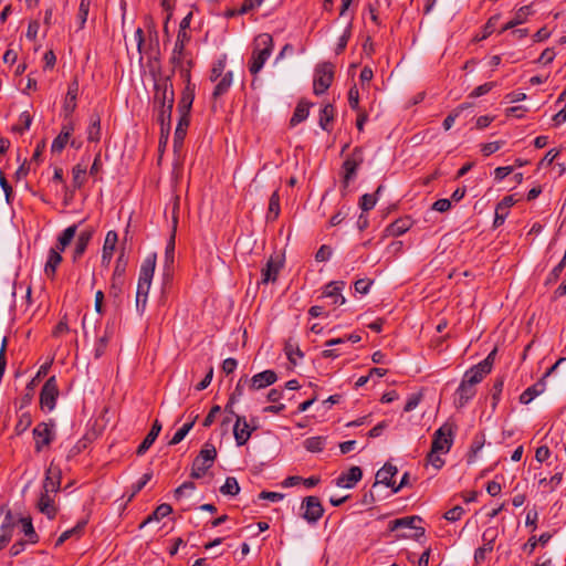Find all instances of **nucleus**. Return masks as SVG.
Segmentation results:
<instances>
[{
    "mask_svg": "<svg viewBox=\"0 0 566 566\" xmlns=\"http://www.w3.org/2000/svg\"><path fill=\"white\" fill-rule=\"evenodd\" d=\"M156 268V254H149L142 263L137 291H136V308L144 312L147 304V296L150 290L151 280Z\"/></svg>",
    "mask_w": 566,
    "mask_h": 566,
    "instance_id": "nucleus-1",
    "label": "nucleus"
},
{
    "mask_svg": "<svg viewBox=\"0 0 566 566\" xmlns=\"http://www.w3.org/2000/svg\"><path fill=\"white\" fill-rule=\"evenodd\" d=\"M273 38L269 33H261L253 41V49L248 67L252 75H256L264 66L273 51Z\"/></svg>",
    "mask_w": 566,
    "mask_h": 566,
    "instance_id": "nucleus-2",
    "label": "nucleus"
},
{
    "mask_svg": "<svg viewBox=\"0 0 566 566\" xmlns=\"http://www.w3.org/2000/svg\"><path fill=\"white\" fill-rule=\"evenodd\" d=\"M364 163V151L361 147H355L350 155L344 160L342 165L343 170V179H342V195H346V190L350 184L356 178L357 170L360 165Z\"/></svg>",
    "mask_w": 566,
    "mask_h": 566,
    "instance_id": "nucleus-3",
    "label": "nucleus"
},
{
    "mask_svg": "<svg viewBox=\"0 0 566 566\" xmlns=\"http://www.w3.org/2000/svg\"><path fill=\"white\" fill-rule=\"evenodd\" d=\"M217 458V450L213 444L206 442L199 454L192 462L190 476L192 479L202 478L207 471L213 465Z\"/></svg>",
    "mask_w": 566,
    "mask_h": 566,
    "instance_id": "nucleus-4",
    "label": "nucleus"
},
{
    "mask_svg": "<svg viewBox=\"0 0 566 566\" xmlns=\"http://www.w3.org/2000/svg\"><path fill=\"white\" fill-rule=\"evenodd\" d=\"M457 426L453 422L447 421L433 433L431 448L433 452L447 453L453 444V436Z\"/></svg>",
    "mask_w": 566,
    "mask_h": 566,
    "instance_id": "nucleus-5",
    "label": "nucleus"
},
{
    "mask_svg": "<svg viewBox=\"0 0 566 566\" xmlns=\"http://www.w3.org/2000/svg\"><path fill=\"white\" fill-rule=\"evenodd\" d=\"M496 355V348H494L482 361L471 367L465 371L463 380L475 387L476 384L481 382L482 379L491 373L494 359Z\"/></svg>",
    "mask_w": 566,
    "mask_h": 566,
    "instance_id": "nucleus-6",
    "label": "nucleus"
},
{
    "mask_svg": "<svg viewBox=\"0 0 566 566\" xmlns=\"http://www.w3.org/2000/svg\"><path fill=\"white\" fill-rule=\"evenodd\" d=\"M334 78V65L329 62L321 63L315 69L313 91L315 95L324 94L332 85Z\"/></svg>",
    "mask_w": 566,
    "mask_h": 566,
    "instance_id": "nucleus-7",
    "label": "nucleus"
},
{
    "mask_svg": "<svg viewBox=\"0 0 566 566\" xmlns=\"http://www.w3.org/2000/svg\"><path fill=\"white\" fill-rule=\"evenodd\" d=\"M421 521H422L421 517L417 516V515L403 516V517L396 518V520L391 521L389 523V530L391 532H396L399 530H415L413 534L401 533L398 535V537H412L418 541L420 537H422L424 535V528L418 527L416 525L417 522H421Z\"/></svg>",
    "mask_w": 566,
    "mask_h": 566,
    "instance_id": "nucleus-8",
    "label": "nucleus"
},
{
    "mask_svg": "<svg viewBox=\"0 0 566 566\" xmlns=\"http://www.w3.org/2000/svg\"><path fill=\"white\" fill-rule=\"evenodd\" d=\"M54 422H40L33 429V439H34V450L35 452H41L44 447L51 444V442L55 438L54 432Z\"/></svg>",
    "mask_w": 566,
    "mask_h": 566,
    "instance_id": "nucleus-9",
    "label": "nucleus"
},
{
    "mask_svg": "<svg viewBox=\"0 0 566 566\" xmlns=\"http://www.w3.org/2000/svg\"><path fill=\"white\" fill-rule=\"evenodd\" d=\"M59 397V388L55 376H51L43 385L40 392V405L42 409L52 411Z\"/></svg>",
    "mask_w": 566,
    "mask_h": 566,
    "instance_id": "nucleus-10",
    "label": "nucleus"
},
{
    "mask_svg": "<svg viewBox=\"0 0 566 566\" xmlns=\"http://www.w3.org/2000/svg\"><path fill=\"white\" fill-rule=\"evenodd\" d=\"M302 517L310 524H315L324 514V507L317 496H306L302 502Z\"/></svg>",
    "mask_w": 566,
    "mask_h": 566,
    "instance_id": "nucleus-11",
    "label": "nucleus"
},
{
    "mask_svg": "<svg viewBox=\"0 0 566 566\" xmlns=\"http://www.w3.org/2000/svg\"><path fill=\"white\" fill-rule=\"evenodd\" d=\"M256 430V426L251 427L244 416H237V420L233 427V436L238 447L244 446L252 436V432Z\"/></svg>",
    "mask_w": 566,
    "mask_h": 566,
    "instance_id": "nucleus-12",
    "label": "nucleus"
},
{
    "mask_svg": "<svg viewBox=\"0 0 566 566\" xmlns=\"http://www.w3.org/2000/svg\"><path fill=\"white\" fill-rule=\"evenodd\" d=\"M190 41L189 33L177 34L176 43L170 57L172 65H180L190 54L186 51V44Z\"/></svg>",
    "mask_w": 566,
    "mask_h": 566,
    "instance_id": "nucleus-13",
    "label": "nucleus"
},
{
    "mask_svg": "<svg viewBox=\"0 0 566 566\" xmlns=\"http://www.w3.org/2000/svg\"><path fill=\"white\" fill-rule=\"evenodd\" d=\"M62 473L60 468L50 465L45 471L43 492L56 493L60 490Z\"/></svg>",
    "mask_w": 566,
    "mask_h": 566,
    "instance_id": "nucleus-14",
    "label": "nucleus"
},
{
    "mask_svg": "<svg viewBox=\"0 0 566 566\" xmlns=\"http://www.w3.org/2000/svg\"><path fill=\"white\" fill-rule=\"evenodd\" d=\"M345 286L344 281H332L325 285L323 297L331 298L333 304L343 305L345 303V297L342 295V290Z\"/></svg>",
    "mask_w": 566,
    "mask_h": 566,
    "instance_id": "nucleus-15",
    "label": "nucleus"
},
{
    "mask_svg": "<svg viewBox=\"0 0 566 566\" xmlns=\"http://www.w3.org/2000/svg\"><path fill=\"white\" fill-rule=\"evenodd\" d=\"M126 264H127V261L125 260L124 254L122 253L117 258L113 277H112L111 291L114 292L115 295H117L122 290V285L124 283V274H125V270H126Z\"/></svg>",
    "mask_w": 566,
    "mask_h": 566,
    "instance_id": "nucleus-16",
    "label": "nucleus"
},
{
    "mask_svg": "<svg viewBox=\"0 0 566 566\" xmlns=\"http://www.w3.org/2000/svg\"><path fill=\"white\" fill-rule=\"evenodd\" d=\"M277 380V376L274 370L268 369L254 375L250 379V388L252 390H259L268 386L273 385Z\"/></svg>",
    "mask_w": 566,
    "mask_h": 566,
    "instance_id": "nucleus-17",
    "label": "nucleus"
},
{
    "mask_svg": "<svg viewBox=\"0 0 566 566\" xmlns=\"http://www.w3.org/2000/svg\"><path fill=\"white\" fill-rule=\"evenodd\" d=\"M476 394L475 387L462 379L455 391V407L463 408Z\"/></svg>",
    "mask_w": 566,
    "mask_h": 566,
    "instance_id": "nucleus-18",
    "label": "nucleus"
},
{
    "mask_svg": "<svg viewBox=\"0 0 566 566\" xmlns=\"http://www.w3.org/2000/svg\"><path fill=\"white\" fill-rule=\"evenodd\" d=\"M281 268L282 262L271 256L261 270V283H274L277 280Z\"/></svg>",
    "mask_w": 566,
    "mask_h": 566,
    "instance_id": "nucleus-19",
    "label": "nucleus"
},
{
    "mask_svg": "<svg viewBox=\"0 0 566 566\" xmlns=\"http://www.w3.org/2000/svg\"><path fill=\"white\" fill-rule=\"evenodd\" d=\"M176 232H177V218L175 217L174 227H171V232L165 249V260L164 268L165 271H170L175 262V248H176Z\"/></svg>",
    "mask_w": 566,
    "mask_h": 566,
    "instance_id": "nucleus-20",
    "label": "nucleus"
},
{
    "mask_svg": "<svg viewBox=\"0 0 566 566\" xmlns=\"http://www.w3.org/2000/svg\"><path fill=\"white\" fill-rule=\"evenodd\" d=\"M361 469L359 467H352L347 472L342 473L337 478L336 484L340 488L350 489L361 480Z\"/></svg>",
    "mask_w": 566,
    "mask_h": 566,
    "instance_id": "nucleus-21",
    "label": "nucleus"
},
{
    "mask_svg": "<svg viewBox=\"0 0 566 566\" xmlns=\"http://www.w3.org/2000/svg\"><path fill=\"white\" fill-rule=\"evenodd\" d=\"M36 507L41 513L46 515L49 520H54L57 514V507L53 497L50 496V493L43 491L36 502Z\"/></svg>",
    "mask_w": 566,
    "mask_h": 566,
    "instance_id": "nucleus-22",
    "label": "nucleus"
},
{
    "mask_svg": "<svg viewBox=\"0 0 566 566\" xmlns=\"http://www.w3.org/2000/svg\"><path fill=\"white\" fill-rule=\"evenodd\" d=\"M94 230L92 228L82 230L76 239L73 251V261L76 262L85 253L90 241L93 238Z\"/></svg>",
    "mask_w": 566,
    "mask_h": 566,
    "instance_id": "nucleus-23",
    "label": "nucleus"
},
{
    "mask_svg": "<svg viewBox=\"0 0 566 566\" xmlns=\"http://www.w3.org/2000/svg\"><path fill=\"white\" fill-rule=\"evenodd\" d=\"M515 203L513 196L504 197L495 208V217L493 221V227L497 228L502 226L509 214L510 208Z\"/></svg>",
    "mask_w": 566,
    "mask_h": 566,
    "instance_id": "nucleus-24",
    "label": "nucleus"
},
{
    "mask_svg": "<svg viewBox=\"0 0 566 566\" xmlns=\"http://www.w3.org/2000/svg\"><path fill=\"white\" fill-rule=\"evenodd\" d=\"M397 467L389 462L385 463L384 467L377 471L376 482L374 485L381 483L394 490L395 482L392 481V478L397 474Z\"/></svg>",
    "mask_w": 566,
    "mask_h": 566,
    "instance_id": "nucleus-25",
    "label": "nucleus"
},
{
    "mask_svg": "<svg viewBox=\"0 0 566 566\" xmlns=\"http://www.w3.org/2000/svg\"><path fill=\"white\" fill-rule=\"evenodd\" d=\"M161 428H163V426H161L160 421L156 419L151 426L150 431L147 433L145 439L138 446V448L136 450L137 455H143L149 450V448L153 446V443L156 441L157 437L159 436Z\"/></svg>",
    "mask_w": 566,
    "mask_h": 566,
    "instance_id": "nucleus-26",
    "label": "nucleus"
},
{
    "mask_svg": "<svg viewBox=\"0 0 566 566\" xmlns=\"http://www.w3.org/2000/svg\"><path fill=\"white\" fill-rule=\"evenodd\" d=\"M546 388V382L544 378H541L537 382L526 388L520 396V402L523 405H528L533 401L537 396L543 394Z\"/></svg>",
    "mask_w": 566,
    "mask_h": 566,
    "instance_id": "nucleus-27",
    "label": "nucleus"
},
{
    "mask_svg": "<svg viewBox=\"0 0 566 566\" xmlns=\"http://www.w3.org/2000/svg\"><path fill=\"white\" fill-rule=\"evenodd\" d=\"M62 260L63 258L60 251L50 249L48 260L44 265V273L49 279L53 280L55 277L56 269Z\"/></svg>",
    "mask_w": 566,
    "mask_h": 566,
    "instance_id": "nucleus-28",
    "label": "nucleus"
},
{
    "mask_svg": "<svg viewBox=\"0 0 566 566\" xmlns=\"http://www.w3.org/2000/svg\"><path fill=\"white\" fill-rule=\"evenodd\" d=\"M78 92V83L74 80L70 85L65 97L64 112L65 116H70L76 108V98Z\"/></svg>",
    "mask_w": 566,
    "mask_h": 566,
    "instance_id": "nucleus-29",
    "label": "nucleus"
},
{
    "mask_svg": "<svg viewBox=\"0 0 566 566\" xmlns=\"http://www.w3.org/2000/svg\"><path fill=\"white\" fill-rule=\"evenodd\" d=\"M334 117H335V108H334L333 104L327 103L326 105L323 106V108L319 112V118H318L319 127L323 130L329 133L332 130L331 124L334 120Z\"/></svg>",
    "mask_w": 566,
    "mask_h": 566,
    "instance_id": "nucleus-30",
    "label": "nucleus"
},
{
    "mask_svg": "<svg viewBox=\"0 0 566 566\" xmlns=\"http://www.w3.org/2000/svg\"><path fill=\"white\" fill-rule=\"evenodd\" d=\"M313 104L310 102L300 101L294 109V113H293L291 119H290V125L296 126L297 124L304 122L308 117L310 107Z\"/></svg>",
    "mask_w": 566,
    "mask_h": 566,
    "instance_id": "nucleus-31",
    "label": "nucleus"
},
{
    "mask_svg": "<svg viewBox=\"0 0 566 566\" xmlns=\"http://www.w3.org/2000/svg\"><path fill=\"white\" fill-rule=\"evenodd\" d=\"M77 232V224H72L64 229L57 238L55 250L63 252L70 245Z\"/></svg>",
    "mask_w": 566,
    "mask_h": 566,
    "instance_id": "nucleus-32",
    "label": "nucleus"
},
{
    "mask_svg": "<svg viewBox=\"0 0 566 566\" xmlns=\"http://www.w3.org/2000/svg\"><path fill=\"white\" fill-rule=\"evenodd\" d=\"M117 242V233L115 231H108L105 238L104 247H103V254H102V262L103 263H109L113 252L115 250V245Z\"/></svg>",
    "mask_w": 566,
    "mask_h": 566,
    "instance_id": "nucleus-33",
    "label": "nucleus"
},
{
    "mask_svg": "<svg viewBox=\"0 0 566 566\" xmlns=\"http://www.w3.org/2000/svg\"><path fill=\"white\" fill-rule=\"evenodd\" d=\"M112 336H113V328L109 326V324H107L104 335L97 339L95 348H94V357L96 359L101 358L105 354Z\"/></svg>",
    "mask_w": 566,
    "mask_h": 566,
    "instance_id": "nucleus-34",
    "label": "nucleus"
},
{
    "mask_svg": "<svg viewBox=\"0 0 566 566\" xmlns=\"http://www.w3.org/2000/svg\"><path fill=\"white\" fill-rule=\"evenodd\" d=\"M232 81H233L232 72L231 71L226 72L223 74V76L220 78V81L217 83V85L213 90V93H212V97L214 99H217V98L221 97L222 95H224L231 87Z\"/></svg>",
    "mask_w": 566,
    "mask_h": 566,
    "instance_id": "nucleus-35",
    "label": "nucleus"
},
{
    "mask_svg": "<svg viewBox=\"0 0 566 566\" xmlns=\"http://www.w3.org/2000/svg\"><path fill=\"white\" fill-rule=\"evenodd\" d=\"M86 524H87L86 520L78 521L74 527L63 532L60 535V537L57 538V541L55 543V546L62 545L65 541H67L69 538L73 537V536L80 537L83 534V531H84Z\"/></svg>",
    "mask_w": 566,
    "mask_h": 566,
    "instance_id": "nucleus-36",
    "label": "nucleus"
},
{
    "mask_svg": "<svg viewBox=\"0 0 566 566\" xmlns=\"http://www.w3.org/2000/svg\"><path fill=\"white\" fill-rule=\"evenodd\" d=\"M410 227H411L410 218H408V217L399 218L389 224V227L387 228V231L394 237H400L403 233H406Z\"/></svg>",
    "mask_w": 566,
    "mask_h": 566,
    "instance_id": "nucleus-37",
    "label": "nucleus"
},
{
    "mask_svg": "<svg viewBox=\"0 0 566 566\" xmlns=\"http://www.w3.org/2000/svg\"><path fill=\"white\" fill-rule=\"evenodd\" d=\"M174 106L157 107L158 122L160 124L161 133L165 130L168 133L171 126V115Z\"/></svg>",
    "mask_w": 566,
    "mask_h": 566,
    "instance_id": "nucleus-38",
    "label": "nucleus"
},
{
    "mask_svg": "<svg viewBox=\"0 0 566 566\" xmlns=\"http://www.w3.org/2000/svg\"><path fill=\"white\" fill-rule=\"evenodd\" d=\"M171 512L172 507L167 503H163L158 505L150 515L147 516V518L140 524L139 527H144L146 524L153 521H160L161 518L168 516Z\"/></svg>",
    "mask_w": 566,
    "mask_h": 566,
    "instance_id": "nucleus-39",
    "label": "nucleus"
},
{
    "mask_svg": "<svg viewBox=\"0 0 566 566\" xmlns=\"http://www.w3.org/2000/svg\"><path fill=\"white\" fill-rule=\"evenodd\" d=\"M384 189V186L380 185L378 186V188L376 189L375 193L371 195V193H365L360 197L359 199V208L361 209L363 212H367L371 209H374V207L376 206L377 203V195H379Z\"/></svg>",
    "mask_w": 566,
    "mask_h": 566,
    "instance_id": "nucleus-40",
    "label": "nucleus"
},
{
    "mask_svg": "<svg viewBox=\"0 0 566 566\" xmlns=\"http://www.w3.org/2000/svg\"><path fill=\"white\" fill-rule=\"evenodd\" d=\"M155 80V93H170L175 92L172 86V74L169 75H158L154 77Z\"/></svg>",
    "mask_w": 566,
    "mask_h": 566,
    "instance_id": "nucleus-41",
    "label": "nucleus"
},
{
    "mask_svg": "<svg viewBox=\"0 0 566 566\" xmlns=\"http://www.w3.org/2000/svg\"><path fill=\"white\" fill-rule=\"evenodd\" d=\"M552 538V534L546 532L539 535V537L531 536L527 542L524 544L523 549L527 551L530 554L534 552L537 544H541L542 546L546 545L549 539Z\"/></svg>",
    "mask_w": 566,
    "mask_h": 566,
    "instance_id": "nucleus-42",
    "label": "nucleus"
},
{
    "mask_svg": "<svg viewBox=\"0 0 566 566\" xmlns=\"http://www.w3.org/2000/svg\"><path fill=\"white\" fill-rule=\"evenodd\" d=\"M101 139V118L97 114L92 115L91 124L87 128V140L99 142Z\"/></svg>",
    "mask_w": 566,
    "mask_h": 566,
    "instance_id": "nucleus-43",
    "label": "nucleus"
},
{
    "mask_svg": "<svg viewBox=\"0 0 566 566\" xmlns=\"http://www.w3.org/2000/svg\"><path fill=\"white\" fill-rule=\"evenodd\" d=\"M198 419V415H196L191 421L185 423L180 429L176 431L171 440L169 441V446H175L180 443L185 437L188 434V432L192 429L193 424L196 423Z\"/></svg>",
    "mask_w": 566,
    "mask_h": 566,
    "instance_id": "nucleus-44",
    "label": "nucleus"
},
{
    "mask_svg": "<svg viewBox=\"0 0 566 566\" xmlns=\"http://www.w3.org/2000/svg\"><path fill=\"white\" fill-rule=\"evenodd\" d=\"M19 522L21 523L22 525V532L24 533V535L28 537V541L31 543V544H35L38 543L39 541V536L38 534L35 533L34 531V527H33V524H32V518L31 517H21L19 520Z\"/></svg>",
    "mask_w": 566,
    "mask_h": 566,
    "instance_id": "nucleus-45",
    "label": "nucleus"
},
{
    "mask_svg": "<svg viewBox=\"0 0 566 566\" xmlns=\"http://www.w3.org/2000/svg\"><path fill=\"white\" fill-rule=\"evenodd\" d=\"M189 124H190V118H179L176 130H175V137H174L175 147L182 144V142L186 137Z\"/></svg>",
    "mask_w": 566,
    "mask_h": 566,
    "instance_id": "nucleus-46",
    "label": "nucleus"
},
{
    "mask_svg": "<svg viewBox=\"0 0 566 566\" xmlns=\"http://www.w3.org/2000/svg\"><path fill=\"white\" fill-rule=\"evenodd\" d=\"M326 438L325 437H311L304 441V448L310 452H321L325 448Z\"/></svg>",
    "mask_w": 566,
    "mask_h": 566,
    "instance_id": "nucleus-47",
    "label": "nucleus"
},
{
    "mask_svg": "<svg viewBox=\"0 0 566 566\" xmlns=\"http://www.w3.org/2000/svg\"><path fill=\"white\" fill-rule=\"evenodd\" d=\"M469 107H471V104H469V103H463V104H461V105L457 106L454 109H452V111L450 112V114L444 118V120H443V123H442L443 128H444L446 130H449V129L453 126V124H454L455 119L460 116V114H461L464 109H467V108H469Z\"/></svg>",
    "mask_w": 566,
    "mask_h": 566,
    "instance_id": "nucleus-48",
    "label": "nucleus"
},
{
    "mask_svg": "<svg viewBox=\"0 0 566 566\" xmlns=\"http://www.w3.org/2000/svg\"><path fill=\"white\" fill-rule=\"evenodd\" d=\"M175 104V92L170 93H154V106L157 107H165L167 105L174 106Z\"/></svg>",
    "mask_w": 566,
    "mask_h": 566,
    "instance_id": "nucleus-49",
    "label": "nucleus"
},
{
    "mask_svg": "<svg viewBox=\"0 0 566 566\" xmlns=\"http://www.w3.org/2000/svg\"><path fill=\"white\" fill-rule=\"evenodd\" d=\"M86 171V165L77 164L73 167L72 174L74 188L80 189L84 185Z\"/></svg>",
    "mask_w": 566,
    "mask_h": 566,
    "instance_id": "nucleus-50",
    "label": "nucleus"
},
{
    "mask_svg": "<svg viewBox=\"0 0 566 566\" xmlns=\"http://www.w3.org/2000/svg\"><path fill=\"white\" fill-rule=\"evenodd\" d=\"M223 495L234 496L240 492V485L234 476H228L224 484L220 488Z\"/></svg>",
    "mask_w": 566,
    "mask_h": 566,
    "instance_id": "nucleus-51",
    "label": "nucleus"
},
{
    "mask_svg": "<svg viewBox=\"0 0 566 566\" xmlns=\"http://www.w3.org/2000/svg\"><path fill=\"white\" fill-rule=\"evenodd\" d=\"M280 214V196L279 191H274L269 200V211L266 218L269 220H274Z\"/></svg>",
    "mask_w": 566,
    "mask_h": 566,
    "instance_id": "nucleus-52",
    "label": "nucleus"
},
{
    "mask_svg": "<svg viewBox=\"0 0 566 566\" xmlns=\"http://www.w3.org/2000/svg\"><path fill=\"white\" fill-rule=\"evenodd\" d=\"M533 13H534V10L532 9L531 4L530 6H523V7H521L514 13V17L512 18V21L517 27V25L523 24L524 22H526L528 17L532 15Z\"/></svg>",
    "mask_w": 566,
    "mask_h": 566,
    "instance_id": "nucleus-53",
    "label": "nucleus"
},
{
    "mask_svg": "<svg viewBox=\"0 0 566 566\" xmlns=\"http://www.w3.org/2000/svg\"><path fill=\"white\" fill-rule=\"evenodd\" d=\"M226 60H227V56L223 55L221 59H219L213 64L211 72H210V77H209L211 82H216L223 76V74H224L223 72L226 69Z\"/></svg>",
    "mask_w": 566,
    "mask_h": 566,
    "instance_id": "nucleus-54",
    "label": "nucleus"
},
{
    "mask_svg": "<svg viewBox=\"0 0 566 566\" xmlns=\"http://www.w3.org/2000/svg\"><path fill=\"white\" fill-rule=\"evenodd\" d=\"M91 7V0H81L77 13V20L80 24V29H83L86 21Z\"/></svg>",
    "mask_w": 566,
    "mask_h": 566,
    "instance_id": "nucleus-55",
    "label": "nucleus"
},
{
    "mask_svg": "<svg viewBox=\"0 0 566 566\" xmlns=\"http://www.w3.org/2000/svg\"><path fill=\"white\" fill-rule=\"evenodd\" d=\"M19 122H20V124L13 126L12 130L22 134L24 130H28L30 128L31 123H32V117L29 114V112L21 113L20 117H19Z\"/></svg>",
    "mask_w": 566,
    "mask_h": 566,
    "instance_id": "nucleus-56",
    "label": "nucleus"
},
{
    "mask_svg": "<svg viewBox=\"0 0 566 566\" xmlns=\"http://www.w3.org/2000/svg\"><path fill=\"white\" fill-rule=\"evenodd\" d=\"M493 551V546L490 543H484L483 546L478 547L474 552V563L482 564L486 559V554Z\"/></svg>",
    "mask_w": 566,
    "mask_h": 566,
    "instance_id": "nucleus-57",
    "label": "nucleus"
},
{
    "mask_svg": "<svg viewBox=\"0 0 566 566\" xmlns=\"http://www.w3.org/2000/svg\"><path fill=\"white\" fill-rule=\"evenodd\" d=\"M503 386H504L503 379H496L494 381V384H493V387L491 389L492 408L493 409H495L496 405L500 401V397H501V394H502V390H503Z\"/></svg>",
    "mask_w": 566,
    "mask_h": 566,
    "instance_id": "nucleus-58",
    "label": "nucleus"
},
{
    "mask_svg": "<svg viewBox=\"0 0 566 566\" xmlns=\"http://www.w3.org/2000/svg\"><path fill=\"white\" fill-rule=\"evenodd\" d=\"M352 21L348 23L347 28L345 29L344 33L342 34V36L339 38L338 40V43H337V48H336V53H340L345 50L347 43H348V40L352 35Z\"/></svg>",
    "mask_w": 566,
    "mask_h": 566,
    "instance_id": "nucleus-59",
    "label": "nucleus"
},
{
    "mask_svg": "<svg viewBox=\"0 0 566 566\" xmlns=\"http://www.w3.org/2000/svg\"><path fill=\"white\" fill-rule=\"evenodd\" d=\"M503 145H504L503 140L486 143V144L482 145L481 151H482L483 156L488 157V156L496 153Z\"/></svg>",
    "mask_w": 566,
    "mask_h": 566,
    "instance_id": "nucleus-60",
    "label": "nucleus"
},
{
    "mask_svg": "<svg viewBox=\"0 0 566 566\" xmlns=\"http://www.w3.org/2000/svg\"><path fill=\"white\" fill-rule=\"evenodd\" d=\"M494 86H495L494 82H488L482 85H479L470 93L469 97H471V98L480 97V96L489 93Z\"/></svg>",
    "mask_w": 566,
    "mask_h": 566,
    "instance_id": "nucleus-61",
    "label": "nucleus"
},
{
    "mask_svg": "<svg viewBox=\"0 0 566 566\" xmlns=\"http://www.w3.org/2000/svg\"><path fill=\"white\" fill-rule=\"evenodd\" d=\"M69 139L70 138H67L65 134H59L51 145L52 153H61L67 144Z\"/></svg>",
    "mask_w": 566,
    "mask_h": 566,
    "instance_id": "nucleus-62",
    "label": "nucleus"
},
{
    "mask_svg": "<svg viewBox=\"0 0 566 566\" xmlns=\"http://www.w3.org/2000/svg\"><path fill=\"white\" fill-rule=\"evenodd\" d=\"M389 6V2L386 0H369L366 4V10L368 13H381L382 7Z\"/></svg>",
    "mask_w": 566,
    "mask_h": 566,
    "instance_id": "nucleus-63",
    "label": "nucleus"
},
{
    "mask_svg": "<svg viewBox=\"0 0 566 566\" xmlns=\"http://www.w3.org/2000/svg\"><path fill=\"white\" fill-rule=\"evenodd\" d=\"M463 513H464L463 507L460 505H457L444 513V518L450 522H455L461 518Z\"/></svg>",
    "mask_w": 566,
    "mask_h": 566,
    "instance_id": "nucleus-64",
    "label": "nucleus"
}]
</instances>
